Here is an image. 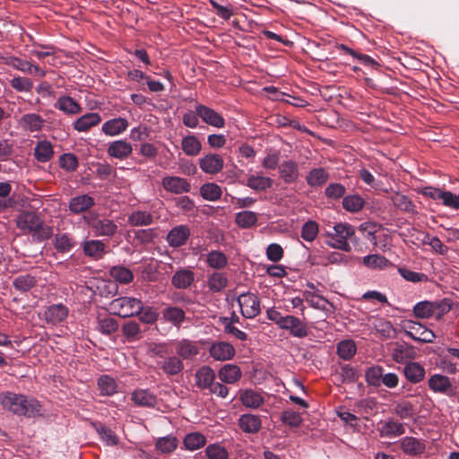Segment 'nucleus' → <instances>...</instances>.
<instances>
[{
  "instance_id": "obj_1",
  "label": "nucleus",
  "mask_w": 459,
  "mask_h": 459,
  "mask_svg": "<svg viewBox=\"0 0 459 459\" xmlns=\"http://www.w3.org/2000/svg\"><path fill=\"white\" fill-rule=\"evenodd\" d=\"M0 403L4 409L19 416L30 418L42 414L41 405L36 399L21 394L3 393L0 394Z\"/></svg>"
},
{
  "instance_id": "obj_2",
  "label": "nucleus",
  "mask_w": 459,
  "mask_h": 459,
  "mask_svg": "<svg viewBox=\"0 0 459 459\" xmlns=\"http://www.w3.org/2000/svg\"><path fill=\"white\" fill-rule=\"evenodd\" d=\"M15 223L19 230L31 234L38 241L48 239L53 235L52 228L45 224L41 216L33 211H22Z\"/></svg>"
},
{
  "instance_id": "obj_3",
  "label": "nucleus",
  "mask_w": 459,
  "mask_h": 459,
  "mask_svg": "<svg viewBox=\"0 0 459 459\" xmlns=\"http://www.w3.org/2000/svg\"><path fill=\"white\" fill-rule=\"evenodd\" d=\"M266 316L280 329L288 331L293 337L305 338L308 334L309 328L304 316L301 319L292 315L283 316L275 307L268 308Z\"/></svg>"
},
{
  "instance_id": "obj_4",
  "label": "nucleus",
  "mask_w": 459,
  "mask_h": 459,
  "mask_svg": "<svg viewBox=\"0 0 459 459\" xmlns=\"http://www.w3.org/2000/svg\"><path fill=\"white\" fill-rule=\"evenodd\" d=\"M215 371L209 366H202L195 374V385L202 390H208L211 394L221 398H226L229 388L220 382H215Z\"/></svg>"
},
{
  "instance_id": "obj_5",
  "label": "nucleus",
  "mask_w": 459,
  "mask_h": 459,
  "mask_svg": "<svg viewBox=\"0 0 459 459\" xmlns=\"http://www.w3.org/2000/svg\"><path fill=\"white\" fill-rule=\"evenodd\" d=\"M333 232L326 234L329 238L325 242L326 245L334 249L350 252L351 246L348 240L355 235V228L350 223L339 222L333 226Z\"/></svg>"
},
{
  "instance_id": "obj_6",
  "label": "nucleus",
  "mask_w": 459,
  "mask_h": 459,
  "mask_svg": "<svg viewBox=\"0 0 459 459\" xmlns=\"http://www.w3.org/2000/svg\"><path fill=\"white\" fill-rule=\"evenodd\" d=\"M143 309V303L134 297H120L113 299L108 305V311L121 317L136 316Z\"/></svg>"
},
{
  "instance_id": "obj_7",
  "label": "nucleus",
  "mask_w": 459,
  "mask_h": 459,
  "mask_svg": "<svg viewBox=\"0 0 459 459\" xmlns=\"http://www.w3.org/2000/svg\"><path fill=\"white\" fill-rule=\"evenodd\" d=\"M451 309V304L448 300L441 301H420L413 307L414 316L418 318H435L439 320Z\"/></svg>"
},
{
  "instance_id": "obj_8",
  "label": "nucleus",
  "mask_w": 459,
  "mask_h": 459,
  "mask_svg": "<svg viewBox=\"0 0 459 459\" xmlns=\"http://www.w3.org/2000/svg\"><path fill=\"white\" fill-rule=\"evenodd\" d=\"M103 273L99 272L97 275H91L88 267V290H91L93 297H112L117 291V285L115 281L105 279Z\"/></svg>"
},
{
  "instance_id": "obj_9",
  "label": "nucleus",
  "mask_w": 459,
  "mask_h": 459,
  "mask_svg": "<svg viewBox=\"0 0 459 459\" xmlns=\"http://www.w3.org/2000/svg\"><path fill=\"white\" fill-rule=\"evenodd\" d=\"M238 303L242 316L246 318H255L261 311L260 300L253 293L247 292L239 295Z\"/></svg>"
},
{
  "instance_id": "obj_10",
  "label": "nucleus",
  "mask_w": 459,
  "mask_h": 459,
  "mask_svg": "<svg viewBox=\"0 0 459 459\" xmlns=\"http://www.w3.org/2000/svg\"><path fill=\"white\" fill-rule=\"evenodd\" d=\"M195 111L204 123L216 128L225 126V119L215 109L203 104H198L195 106Z\"/></svg>"
},
{
  "instance_id": "obj_11",
  "label": "nucleus",
  "mask_w": 459,
  "mask_h": 459,
  "mask_svg": "<svg viewBox=\"0 0 459 459\" xmlns=\"http://www.w3.org/2000/svg\"><path fill=\"white\" fill-rule=\"evenodd\" d=\"M173 348L177 357L186 360L193 359L199 353V346L196 342L189 339H181L173 342Z\"/></svg>"
},
{
  "instance_id": "obj_12",
  "label": "nucleus",
  "mask_w": 459,
  "mask_h": 459,
  "mask_svg": "<svg viewBox=\"0 0 459 459\" xmlns=\"http://www.w3.org/2000/svg\"><path fill=\"white\" fill-rule=\"evenodd\" d=\"M209 354L214 360L226 361L234 358L236 350L230 342H214L209 348Z\"/></svg>"
},
{
  "instance_id": "obj_13",
  "label": "nucleus",
  "mask_w": 459,
  "mask_h": 459,
  "mask_svg": "<svg viewBox=\"0 0 459 459\" xmlns=\"http://www.w3.org/2000/svg\"><path fill=\"white\" fill-rule=\"evenodd\" d=\"M162 187L169 193L181 195L191 190L190 183L184 178L178 176H166L161 179Z\"/></svg>"
},
{
  "instance_id": "obj_14",
  "label": "nucleus",
  "mask_w": 459,
  "mask_h": 459,
  "mask_svg": "<svg viewBox=\"0 0 459 459\" xmlns=\"http://www.w3.org/2000/svg\"><path fill=\"white\" fill-rule=\"evenodd\" d=\"M416 355L414 348L406 342L396 343L391 352L394 361L404 365L415 359Z\"/></svg>"
},
{
  "instance_id": "obj_15",
  "label": "nucleus",
  "mask_w": 459,
  "mask_h": 459,
  "mask_svg": "<svg viewBox=\"0 0 459 459\" xmlns=\"http://www.w3.org/2000/svg\"><path fill=\"white\" fill-rule=\"evenodd\" d=\"M88 227L96 236H112L117 231V225L108 219H92L88 215Z\"/></svg>"
},
{
  "instance_id": "obj_16",
  "label": "nucleus",
  "mask_w": 459,
  "mask_h": 459,
  "mask_svg": "<svg viewBox=\"0 0 459 459\" xmlns=\"http://www.w3.org/2000/svg\"><path fill=\"white\" fill-rule=\"evenodd\" d=\"M224 160L220 154L208 153L199 160L200 169L206 174H217L223 169Z\"/></svg>"
},
{
  "instance_id": "obj_17",
  "label": "nucleus",
  "mask_w": 459,
  "mask_h": 459,
  "mask_svg": "<svg viewBox=\"0 0 459 459\" xmlns=\"http://www.w3.org/2000/svg\"><path fill=\"white\" fill-rule=\"evenodd\" d=\"M189 237V228L186 225H178L169 231L166 240L170 247H179L186 243Z\"/></svg>"
},
{
  "instance_id": "obj_18",
  "label": "nucleus",
  "mask_w": 459,
  "mask_h": 459,
  "mask_svg": "<svg viewBox=\"0 0 459 459\" xmlns=\"http://www.w3.org/2000/svg\"><path fill=\"white\" fill-rule=\"evenodd\" d=\"M402 451L411 456H417L425 452L426 445L421 439L414 437H404L399 440Z\"/></svg>"
},
{
  "instance_id": "obj_19",
  "label": "nucleus",
  "mask_w": 459,
  "mask_h": 459,
  "mask_svg": "<svg viewBox=\"0 0 459 459\" xmlns=\"http://www.w3.org/2000/svg\"><path fill=\"white\" fill-rule=\"evenodd\" d=\"M68 316V308L62 303L48 307L43 312V318L48 324L56 325L63 322Z\"/></svg>"
},
{
  "instance_id": "obj_20",
  "label": "nucleus",
  "mask_w": 459,
  "mask_h": 459,
  "mask_svg": "<svg viewBox=\"0 0 459 459\" xmlns=\"http://www.w3.org/2000/svg\"><path fill=\"white\" fill-rule=\"evenodd\" d=\"M157 367L168 377L177 376L184 370V363L177 356H169L162 360H157Z\"/></svg>"
},
{
  "instance_id": "obj_21",
  "label": "nucleus",
  "mask_w": 459,
  "mask_h": 459,
  "mask_svg": "<svg viewBox=\"0 0 459 459\" xmlns=\"http://www.w3.org/2000/svg\"><path fill=\"white\" fill-rule=\"evenodd\" d=\"M279 174L286 184L296 182L299 177L298 163L292 160L282 161L279 165Z\"/></svg>"
},
{
  "instance_id": "obj_22",
  "label": "nucleus",
  "mask_w": 459,
  "mask_h": 459,
  "mask_svg": "<svg viewBox=\"0 0 459 459\" xmlns=\"http://www.w3.org/2000/svg\"><path fill=\"white\" fill-rule=\"evenodd\" d=\"M407 334L413 340L421 342H431L435 339V334L431 330L417 322L410 323Z\"/></svg>"
},
{
  "instance_id": "obj_23",
  "label": "nucleus",
  "mask_w": 459,
  "mask_h": 459,
  "mask_svg": "<svg viewBox=\"0 0 459 459\" xmlns=\"http://www.w3.org/2000/svg\"><path fill=\"white\" fill-rule=\"evenodd\" d=\"M131 399L140 407L153 408L157 404L156 395L149 389H136L132 393Z\"/></svg>"
},
{
  "instance_id": "obj_24",
  "label": "nucleus",
  "mask_w": 459,
  "mask_h": 459,
  "mask_svg": "<svg viewBox=\"0 0 459 459\" xmlns=\"http://www.w3.org/2000/svg\"><path fill=\"white\" fill-rule=\"evenodd\" d=\"M129 126L126 118L115 117L106 121L101 127L102 132L108 136H116L124 133Z\"/></svg>"
},
{
  "instance_id": "obj_25",
  "label": "nucleus",
  "mask_w": 459,
  "mask_h": 459,
  "mask_svg": "<svg viewBox=\"0 0 459 459\" xmlns=\"http://www.w3.org/2000/svg\"><path fill=\"white\" fill-rule=\"evenodd\" d=\"M242 377V372L238 366L235 364H225L218 371L219 379L228 385L237 383Z\"/></svg>"
},
{
  "instance_id": "obj_26",
  "label": "nucleus",
  "mask_w": 459,
  "mask_h": 459,
  "mask_svg": "<svg viewBox=\"0 0 459 459\" xmlns=\"http://www.w3.org/2000/svg\"><path fill=\"white\" fill-rule=\"evenodd\" d=\"M195 281V273L186 268H181L175 272L171 278L172 285L177 289L189 288Z\"/></svg>"
},
{
  "instance_id": "obj_27",
  "label": "nucleus",
  "mask_w": 459,
  "mask_h": 459,
  "mask_svg": "<svg viewBox=\"0 0 459 459\" xmlns=\"http://www.w3.org/2000/svg\"><path fill=\"white\" fill-rule=\"evenodd\" d=\"M133 152L131 143L124 140H117L109 143L108 147V153L109 156L118 159L125 160L128 158Z\"/></svg>"
},
{
  "instance_id": "obj_28",
  "label": "nucleus",
  "mask_w": 459,
  "mask_h": 459,
  "mask_svg": "<svg viewBox=\"0 0 459 459\" xmlns=\"http://www.w3.org/2000/svg\"><path fill=\"white\" fill-rule=\"evenodd\" d=\"M405 378L412 384L421 382L425 377V368L419 362L411 361L406 363L403 369Z\"/></svg>"
},
{
  "instance_id": "obj_29",
  "label": "nucleus",
  "mask_w": 459,
  "mask_h": 459,
  "mask_svg": "<svg viewBox=\"0 0 459 459\" xmlns=\"http://www.w3.org/2000/svg\"><path fill=\"white\" fill-rule=\"evenodd\" d=\"M378 431L380 437H382L394 438L403 435L405 432V428L402 422L388 420L385 421L381 427H379Z\"/></svg>"
},
{
  "instance_id": "obj_30",
  "label": "nucleus",
  "mask_w": 459,
  "mask_h": 459,
  "mask_svg": "<svg viewBox=\"0 0 459 459\" xmlns=\"http://www.w3.org/2000/svg\"><path fill=\"white\" fill-rule=\"evenodd\" d=\"M91 427L97 432L100 439L107 446H117L118 443V437L112 429L106 427L100 422H91Z\"/></svg>"
},
{
  "instance_id": "obj_31",
  "label": "nucleus",
  "mask_w": 459,
  "mask_h": 459,
  "mask_svg": "<svg viewBox=\"0 0 459 459\" xmlns=\"http://www.w3.org/2000/svg\"><path fill=\"white\" fill-rule=\"evenodd\" d=\"M45 124V120L38 114L30 113L23 115L20 119V125L24 130L30 132L40 131Z\"/></svg>"
},
{
  "instance_id": "obj_32",
  "label": "nucleus",
  "mask_w": 459,
  "mask_h": 459,
  "mask_svg": "<svg viewBox=\"0 0 459 459\" xmlns=\"http://www.w3.org/2000/svg\"><path fill=\"white\" fill-rule=\"evenodd\" d=\"M363 264L371 270H385L394 266L393 263L381 255H368L362 259Z\"/></svg>"
},
{
  "instance_id": "obj_33",
  "label": "nucleus",
  "mask_w": 459,
  "mask_h": 459,
  "mask_svg": "<svg viewBox=\"0 0 459 459\" xmlns=\"http://www.w3.org/2000/svg\"><path fill=\"white\" fill-rule=\"evenodd\" d=\"M163 319L172 324L174 326L180 327L186 320L185 311L178 307H168L162 311Z\"/></svg>"
},
{
  "instance_id": "obj_34",
  "label": "nucleus",
  "mask_w": 459,
  "mask_h": 459,
  "mask_svg": "<svg viewBox=\"0 0 459 459\" xmlns=\"http://www.w3.org/2000/svg\"><path fill=\"white\" fill-rule=\"evenodd\" d=\"M246 186L255 191H265L272 187L273 180L261 174H252L247 177Z\"/></svg>"
},
{
  "instance_id": "obj_35",
  "label": "nucleus",
  "mask_w": 459,
  "mask_h": 459,
  "mask_svg": "<svg viewBox=\"0 0 459 459\" xmlns=\"http://www.w3.org/2000/svg\"><path fill=\"white\" fill-rule=\"evenodd\" d=\"M127 221L133 227L149 226L154 222V217L150 212L136 210L128 216Z\"/></svg>"
},
{
  "instance_id": "obj_36",
  "label": "nucleus",
  "mask_w": 459,
  "mask_h": 459,
  "mask_svg": "<svg viewBox=\"0 0 459 459\" xmlns=\"http://www.w3.org/2000/svg\"><path fill=\"white\" fill-rule=\"evenodd\" d=\"M262 421L259 416L243 414L239 418V427L246 433H256L260 430Z\"/></svg>"
},
{
  "instance_id": "obj_37",
  "label": "nucleus",
  "mask_w": 459,
  "mask_h": 459,
  "mask_svg": "<svg viewBox=\"0 0 459 459\" xmlns=\"http://www.w3.org/2000/svg\"><path fill=\"white\" fill-rule=\"evenodd\" d=\"M429 386L435 393L446 394L452 388V384L449 377L435 374L429 379Z\"/></svg>"
},
{
  "instance_id": "obj_38",
  "label": "nucleus",
  "mask_w": 459,
  "mask_h": 459,
  "mask_svg": "<svg viewBox=\"0 0 459 459\" xmlns=\"http://www.w3.org/2000/svg\"><path fill=\"white\" fill-rule=\"evenodd\" d=\"M329 179V173L324 168L311 169L306 177V181L311 187H318L325 185Z\"/></svg>"
},
{
  "instance_id": "obj_39",
  "label": "nucleus",
  "mask_w": 459,
  "mask_h": 459,
  "mask_svg": "<svg viewBox=\"0 0 459 459\" xmlns=\"http://www.w3.org/2000/svg\"><path fill=\"white\" fill-rule=\"evenodd\" d=\"M171 352L169 342H151L147 345L146 354L153 359H165Z\"/></svg>"
},
{
  "instance_id": "obj_40",
  "label": "nucleus",
  "mask_w": 459,
  "mask_h": 459,
  "mask_svg": "<svg viewBox=\"0 0 459 459\" xmlns=\"http://www.w3.org/2000/svg\"><path fill=\"white\" fill-rule=\"evenodd\" d=\"M240 401L244 406L256 409L264 403V397L253 389H246L240 394Z\"/></svg>"
},
{
  "instance_id": "obj_41",
  "label": "nucleus",
  "mask_w": 459,
  "mask_h": 459,
  "mask_svg": "<svg viewBox=\"0 0 459 459\" xmlns=\"http://www.w3.org/2000/svg\"><path fill=\"white\" fill-rule=\"evenodd\" d=\"M181 147L186 155L197 156L202 150V143L195 135L188 134L183 137Z\"/></svg>"
},
{
  "instance_id": "obj_42",
  "label": "nucleus",
  "mask_w": 459,
  "mask_h": 459,
  "mask_svg": "<svg viewBox=\"0 0 459 459\" xmlns=\"http://www.w3.org/2000/svg\"><path fill=\"white\" fill-rule=\"evenodd\" d=\"M228 285V277L225 273L213 272L207 277V287L212 292H221Z\"/></svg>"
},
{
  "instance_id": "obj_43",
  "label": "nucleus",
  "mask_w": 459,
  "mask_h": 459,
  "mask_svg": "<svg viewBox=\"0 0 459 459\" xmlns=\"http://www.w3.org/2000/svg\"><path fill=\"white\" fill-rule=\"evenodd\" d=\"M54 155L53 146L48 141H39L34 148V157L39 162H47Z\"/></svg>"
},
{
  "instance_id": "obj_44",
  "label": "nucleus",
  "mask_w": 459,
  "mask_h": 459,
  "mask_svg": "<svg viewBox=\"0 0 459 459\" xmlns=\"http://www.w3.org/2000/svg\"><path fill=\"white\" fill-rule=\"evenodd\" d=\"M54 107L67 115H74L81 111L80 105L69 96L58 98Z\"/></svg>"
},
{
  "instance_id": "obj_45",
  "label": "nucleus",
  "mask_w": 459,
  "mask_h": 459,
  "mask_svg": "<svg viewBox=\"0 0 459 459\" xmlns=\"http://www.w3.org/2000/svg\"><path fill=\"white\" fill-rule=\"evenodd\" d=\"M97 329L103 334H112L118 329V323L117 319L110 316H99L97 319Z\"/></svg>"
},
{
  "instance_id": "obj_46",
  "label": "nucleus",
  "mask_w": 459,
  "mask_h": 459,
  "mask_svg": "<svg viewBox=\"0 0 459 459\" xmlns=\"http://www.w3.org/2000/svg\"><path fill=\"white\" fill-rule=\"evenodd\" d=\"M257 213L252 211H242L236 213L235 222L241 229H249L256 225Z\"/></svg>"
},
{
  "instance_id": "obj_47",
  "label": "nucleus",
  "mask_w": 459,
  "mask_h": 459,
  "mask_svg": "<svg viewBox=\"0 0 459 459\" xmlns=\"http://www.w3.org/2000/svg\"><path fill=\"white\" fill-rule=\"evenodd\" d=\"M183 444L186 450L195 451L204 446L206 437L200 432H191L185 437Z\"/></svg>"
},
{
  "instance_id": "obj_48",
  "label": "nucleus",
  "mask_w": 459,
  "mask_h": 459,
  "mask_svg": "<svg viewBox=\"0 0 459 459\" xmlns=\"http://www.w3.org/2000/svg\"><path fill=\"white\" fill-rule=\"evenodd\" d=\"M205 262L211 268L220 270L228 264V257L221 251L212 250L206 255Z\"/></svg>"
},
{
  "instance_id": "obj_49",
  "label": "nucleus",
  "mask_w": 459,
  "mask_h": 459,
  "mask_svg": "<svg viewBox=\"0 0 459 459\" xmlns=\"http://www.w3.org/2000/svg\"><path fill=\"white\" fill-rule=\"evenodd\" d=\"M178 445V440L172 435L159 437L155 442V447L162 454H171Z\"/></svg>"
},
{
  "instance_id": "obj_50",
  "label": "nucleus",
  "mask_w": 459,
  "mask_h": 459,
  "mask_svg": "<svg viewBox=\"0 0 459 459\" xmlns=\"http://www.w3.org/2000/svg\"><path fill=\"white\" fill-rule=\"evenodd\" d=\"M365 205V200L359 194L349 195L342 199V207L350 212H358Z\"/></svg>"
},
{
  "instance_id": "obj_51",
  "label": "nucleus",
  "mask_w": 459,
  "mask_h": 459,
  "mask_svg": "<svg viewBox=\"0 0 459 459\" xmlns=\"http://www.w3.org/2000/svg\"><path fill=\"white\" fill-rule=\"evenodd\" d=\"M384 374L383 367L373 365L365 370V380L369 386L380 387L381 378Z\"/></svg>"
},
{
  "instance_id": "obj_52",
  "label": "nucleus",
  "mask_w": 459,
  "mask_h": 459,
  "mask_svg": "<svg viewBox=\"0 0 459 459\" xmlns=\"http://www.w3.org/2000/svg\"><path fill=\"white\" fill-rule=\"evenodd\" d=\"M319 226L315 221L309 220L306 221L300 229L301 238L308 243H312L318 236Z\"/></svg>"
},
{
  "instance_id": "obj_53",
  "label": "nucleus",
  "mask_w": 459,
  "mask_h": 459,
  "mask_svg": "<svg viewBox=\"0 0 459 459\" xmlns=\"http://www.w3.org/2000/svg\"><path fill=\"white\" fill-rule=\"evenodd\" d=\"M200 194L204 200L215 202L221 197L222 190L215 183H206L201 186Z\"/></svg>"
},
{
  "instance_id": "obj_54",
  "label": "nucleus",
  "mask_w": 459,
  "mask_h": 459,
  "mask_svg": "<svg viewBox=\"0 0 459 459\" xmlns=\"http://www.w3.org/2000/svg\"><path fill=\"white\" fill-rule=\"evenodd\" d=\"M303 296L305 297V301L308 303L310 307L322 311L327 310V307L330 303L323 296L309 290L304 291Z\"/></svg>"
},
{
  "instance_id": "obj_55",
  "label": "nucleus",
  "mask_w": 459,
  "mask_h": 459,
  "mask_svg": "<svg viewBox=\"0 0 459 459\" xmlns=\"http://www.w3.org/2000/svg\"><path fill=\"white\" fill-rule=\"evenodd\" d=\"M37 284V280L34 276L30 274H22L17 276L13 281V288L21 292H26L35 287Z\"/></svg>"
},
{
  "instance_id": "obj_56",
  "label": "nucleus",
  "mask_w": 459,
  "mask_h": 459,
  "mask_svg": "<svg viewBox=\"0 0 459 459\" xmlns=\"http://www.w3.org/2000/svg\"><path fill=\"white\" fill-rule=\"evenodd\" d=\"M339 49L343 50L345 53L351 55L352 57L359 60L365 66L377 69L378 67V64L375 61L371 56L364 54H359L352 48L347 47L344 44H341L338 47Z\"/></svg>"
},
{
  "instance_id": "obj_57",
  "label": "nucleus",
  "mask_w": 459,
  "mask_h": 459,
  "mask_svg": "<svg viewBox=\"0 0 459 459\" xmlns=\"http://www.w3.org/2000/svg\"><path fill=\"white\" fill-rule=\"evenodd\" d=\"M357 347L352 340H343L337 344V354L344 360L351 359L356 354Z\"/></svg>"
},
{
  "instance_id": "obj_58",
  "label": "nucleus",
  "mask_w": 459,
  "mask_h": 459,
  "mask_svg": "<svg viewBox=\"0 0 459 459\" xmlns=\"http://www.w3.org/2000/svg\"><path fill=\"white\" fill-rule=\"evenodd\" d=\"M393 204L399 210L407 212H414L415 206L413 205L411 199L403 194L395 193L391 197Z\"/></svg>"
},
{
  "instance_id": "obj_59",
  "label": "nucleus",
  "mask_w": 459,
  "mask_h": 459,
  "mask_svg": "<svg viewBox=\"0 0 459 459\" xmlns=\"http://www.w3.org/2000/svg\"><path fill=\"white\" fill-rule=\"evenodd\" d=\"M110 275L114 278L115 282L126 284L133 281V273L124 266H115L110 270Z\"/></svg>"
},
{
  "instance_id": "obj_60",
  "label": "nucleus",
  "mask_w": 459,
  "mask_h": 459,
  "mask_svg": "<svg viewBox=\"0 0 459 459\" xmlns=\"http://www.w3.org/2000/svg\"><path fill=\"white\" fill-rule=\"evenodd\" d=\"M204 452L208 459H229L228 450L218 443L208 445Z\"/></svg>"
},
{
  "instance_id": "obj_61",
  "label": "nucleus",
  "mask_w": 459,
  "mask_h": 459,
  "mask_svg": "<svg viewBox=\"0 0 459 459\" xmlns=\"http://www.w3.org/2000/svg\"><path fill=\"white\" fill-rule=\"evenodd\" d=\"M100 391L104 395H112L117 392V383L109 376L103 375L98 380Z\"/></svg>"
},
{
  "instance_id": "obj_62",
  "label": "nucleus",
  "mask_w": 459,
  "mask_h": 459,
  "mask_svg": "<svg viewBox=\"0 0 459 459\" xmlns=\"http://www.w3.org/2000/svg\"><path fill=\"white\" fill-rule=\"evenodd\" d=\"M106 244L101 240H88V256L96 260L100 259L106 254Z\"/></svg>"
},
{
  "instance_id": "obj_63",
  "label": "nucleus",
  "mask_w": 459,
  "mask_h": 459,
  "mask_svg": "<svg viewBox=\"0 0 459 459\" xmlns=\"http://www.w3.org/2000/svg\"><path fill=\"white\" fill-rule=\"evenodd\" d=\"M281 420L283 424L290 428H298L302 423L301 415L292 410H285L281 415Z\"/></svg>"
},
{
  "instance_id": "obj_64",
  "label": "nucleus",
  "mask_w": 459,
  "mask_h": 459,
  "mask_svg": "<svg viewBox=\"0 0 459 459\" xmlns=\"http://www.w3.org/2000/svg\"><path fill=\"white\" fill-rule=\"evenodd\" d=\"M10 85L19 92H30L33 88V82L27 77L17 76L10 81Z\"/></svg>"
}]
</instances>
